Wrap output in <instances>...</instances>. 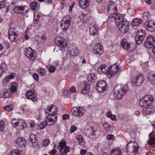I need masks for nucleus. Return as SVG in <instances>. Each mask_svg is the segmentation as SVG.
Segmentation results:
<instances>
[{"label":"nucleus","mask_w":155,"mask_h":155,"mask_svg":"<svg viewBox=\"0 0 155 155\" xmlns=\"http://www.w3.org/2000/svg\"><path fill=\"white\" fill-rule=\"evenodd\" d=\"M138 147L137 144L131 141L128 143L127 146V153L128 155H135L138 152Z\"/></svg>","instance_id":"7ed1b4c3"},{"label":"nucleus","mask_w":155,"mask_h":155,"mask_svg":"<svg viewBox=\"0 0 155 155\" xmlns=\"http://www.w3.org/2000/svg\"><path fill=\"white\" fill-rule=\"evenodd\" d=\"M78 107H76L72 108L71 110V111L72 115L77 117L78 113Z\"/></svg>","instance_id":"79ce46f5"},{"label":"nucleus","mask_w":155,"mask_h":155,"mask_svg":"<svg viewBox=\"0 0 155 155\" xmlns=\"http://www.w3.org/2000/svg\"><path fill=\"white\" fill-rule=\"evenodd\" d=\"M68 91H69L70 93H73L76 92V90L75 88L74 87H72L68 90Z\"/></svg>","instance_id":"052dcab7"},{"label":"nucleus","mask_w":155,"mask_h":155,"mask_svg":"<svg viewBox=\"0 0 155 155\" xmlns=\"http://www.w3.org/2000/svg\"><path fill=\"white\" fill-rule=\"evenodd\" d=\"M147 143L152 147H155V135L154 132H152L150 134L149 140L147 141Z\"/></svg>","instance_id":"a211bd4d"},{"label":"nucleus","mask_w":155,"mask_h":155,"mask_svg":"<svg viewBox=\"0 0 155 155\" xmlns=\"http://www.w3.org/2000/svg\"><path fill=\"white\" fill-rule=\"evenodd\" d=\"M26 97L29 99H32L36 97V93L35 90H32L28 91L25 94Z\"/></svg>","instance_id":"5701e85b"},{"label":"nucleus","mask_w":155,"mask_h":155,"mask_svg":"<svg viewBox=\"0 0 155 155\" xmlns=\"http://www.w3.org/2000/svg\"><path fill=\"white\" fill-rule=\"evenodd\" d=\"M153 102V96L150 94L145 95L140 99L139 104L144 107L142 111L143 116H145L154 112L155 108L151 105Z\"/></svg>","instance_id":"f257e3e1"},{"label":"nucleus","mask_w":155,"mask_h":155,"mask_svg":"<svg viewBox=\"0 0 155 155\" xmlns=\"http://www.w3.org/2000/svg\"><path fill=\"white\" fill-rule=\"evenodd\" d=\"M77 127L75 126L74 125L72 126L70 129L71 133H73L74 131H75Z\"/></svg>","instance_id":"13d9d810"},{"label":"nucleus","mask_w":155,"mask_h":155,"mask_svg":"<svg viewBox=\"0 0 155 155\" xmlns=\"http://www.w3.org/2000/svg\"><path fill=\"white\" fill-rule=\"evenodd\" d=\"M8 35V38L9 39L12 41H15L18 35V34L17 33H15L14 34Z\"/></svg>","instance_id":"09e8293b"},{"label":"nucleus","mask_w":155,"mask_h":155,"mask_svg":"<svg viewBox=\"0 0 155 155\" xmlns=\"http://www.w3.org/2000/svg\"><path fill=\"white\" fill-rule=\"evenodd\" d=\"M33 77L34 79L36 81H38L39 79V76L37 74H34L33 75Z\"/></svg>","instance_id":"680f3d73"},{"label":"nucleus","mask_w":155,"mask_h":155,"mask_svg":"<svg viewBox=\"0 0 155 155\" xmlns=\"http://www.w3.org/2000/svg\"><path fill=\"white\" fill-rule=\"evenodd\" d=\"M110 70L105 64L101 65L97 69V72L100 74H107L108 73L109 74Z\"/></svg>","instance_id":"2eb2a0df"},{"label":"nucleus","mask_w":155,"mask_h":155,"mask_svg":"<svg viewBox=\"0 0 155 155\" xmlns=\"http://www.w3.org/2000/svg\"><path fill=\"white\" fill-rule=\"evenodd\" d=\"M71 17L69 15L63 17L61 20V26L63 31H66L70 26Z\"/></svg>","instance_id":"39448f33"},{"label":"nucleus","mask_w":155,"mask_h":155,"mask_svg":"<svg viewBox=\"0 0 155 155\" xmlns=\"http://www.w3.org/2000/svg\"><path fill=\"white\" fill-rule=\"evenodd\" d=\"M69 118V116L68 114H65L62 116V118L63 120L68 119Z\"/></svg>","instance_id":"e2e57ef3"},{"label":"nucleus","mask_w":155,"mask_h":155,"mask_svg":"<svg viewBox=\"0 0 155 155\" xmlns=\"http://www.w3.org/2000/svg\"><path fill=\"white\" fill-rule=\"evenodd\" d=\"M144 36L145 31L141 29L138 31L135 38L136 43L138 45L141 44L144 38Z\"/></svg>","instance_id":"1a4fd4ad"},{"label":"nucleus","mask_w":155,"mask_h":155,"mask_svg":"<svg viewBox=\"0 0 155 155\" xmlns=\"http://www.w3.org/2000/svg\"><path fill=\"white\" fill-rule=\"evenodd\" d=\"M21 109L23 112H25L28 114H30L31 112V111H30L29 107L26 105L22 106L21 107Z\"/></svg>","instance_id":"473e14b6"},{"label":"nucleus","mask_w":155,"mask_h":155,"mask_svg":"<svg viewBox=\"0 0 155 155\" xmlns=\"http://www.w3.org/2000/svg\"><path fill=\"white\" fill-rule=\"evenodd\" d=\"M17 86L18 84L16 83L15 82L12 83L11 91L12 93L15 92L17 89Z\"/></svg>","instance_id":"8fccbe9b"},{"label":"nucleus","mask_w":155,"mask_h":155,"mask_svg":"<svg viewBox=\"0 0 155 155\" xmlns=\"http://www.w3.org/2000/svg\"><path fill=\"white\" fill-rule=\"evenodd\" d=\"M28 140L30 142L29 143H31L37 140L36 135L34 134H31L29 136Z\"/></svg>","instance_id":"de8ad7c7"},{"label":"nucleus","mask_w":155,"mask_h":155,"mask_svg":"<svg viewBox=\"0 0 155 155\" xmlns=\"http://www.w3.org/2000/svg\"><path fill=\"white\" fill-rule=\"evenodd\" d=\"M144 25L146 29L148 31L152 32L155 30V22L153 21L146 22Z\"/></svg>","instance_id":"ddd939ff"},{"label":"nucleus","mask_w":155,"mask_h":155,"mask_svg":"<svg viewBox=\"0 0 155 155\" xmlns=\"http://www.w3.org/2000/svg\"><path fill=\"white\" fill-rule=\"evenodd\" d=\"M129 24L127 21L124 20L117 25L118 27V29L121 31L124 32V33H126L129 29Z\"/></svg>","instance_id":"f8f14e48"},{"label":"nucleus","mask_w":155,"mask_h":155,"mask_svg":"<svg viewBox=\"0 0 155 155\" xmlns=\"http://www.w3.org/2000/svg\"><path fill=\"white\" fill-rule=\"evenodd\" d=\"M90 85L89 84H85V87L81 90V93L83 94H88L90 91Z\"/></svg>","instance_id":"2f4dec72"},{"label":"nucleus","mask_w":155,"mask_h":155,"mask_svg":"<svg viewBox=\"0 0 155 155\" xmlns=\"http://www.w3.org/2000/svg\"><path fill=\"white\" fill-rule=\"evenodd\" d=\"M20 119H17L15 118H14L12 120L11 123L13 127L16 128L17 127H18L19 128H20V127L17 125L18 123L20 122Z\"/></svg>","instance_id":"4c0bfd02"},{"label":"nucleus","mask_w":155,"mask_h":155,"mask_svg":"<svg viewBox=\"0 0 155 155\" xmlns=\"http://www.w3.org/2000/svg\"><path fill=\"white\" fill-rule=\"evenodd\" d=\"M117 12V7L115 4L113 3L109 5L107 9V14L109 17H114Z\"/></svg>","instance_id":"6e6552de"},{"label":"nucleus","mask_w":155,"mask_h":155,"mask_svg":"<svg viewBox=\"0 0 155 155\" xmlns=\"http://www.w3.org/2000/svg\"><path fill=\"white\" fill-rule=\"evenodd\" d=\"M148 79L151 83L154 84L155 83V75L153 74H150L148 77Z\"/></svg>","instance_id":"c03bdc74"},{"label":"nucleus","mask_w":155,"mask_h":155,"mask_svg":"<svg viewBox=\"0 0 155 155\" xmlns=\"http://www.w3.org/2000/svg\"><path fill=\"white\" fill-rule=\"evenodd\" d=\"M94 53L99 55H101L104 52L103 47L101 44H97L95 45L93 50Z\"/></svg>","instance_id":"4468645a"},{"label":"nucleus","mask_w":155,"mask_h":155,"mask_svg":"<svg viewBox=\"0 0 155 155\" xmlns=\"http://www.w3.org/2000/svg\"><path fill=\"white\" fill-rule=\"evenodd\" d=\"M5 127L4 122L3 121H0V130L2 132L4 130Z\"/></svg>","instance_id":"5fc2aeb1"},{"label":"nucleus","mask_w":155,"mask_h":155,"mask_svg":"<svg viewBox=\"0 0 155 155\" xmlns=\"http://www.w3.org/2000/svg\"><path fill=\"white\" fill-rule=\"evenodd\" d=\"M50 143L49 140L48 139L44 140L42 142V144L43 146H46L48 145Z\"/></svg>","instance_id":"6e6d98bb"},{"label":"nucleus","mask_w":155,"mask_h":155,"mask_svg":"<svg viewBox=\"0 0 155 155\" xmlns=\"http://www.w3.org/2000/svg\"><path fill=\"white\" fill-rule=\"evenodd\" d=\"M11 90L10 89H5L3 91V95L2 96L4 98L8 97L10 95Z\"/></svg>","instance_id":"c9c22d12"},{"label":"nucleus","mask_w":155,"mask_h":155,"mask_svg":"<svg viewBox=\"0 0 155 155\" xmlns=\"http://www.w3.org/2000/svg\"><path fill=\"white\" fill-rule=\"evenodd\" d=\"M29 143L30 146L33 148H37L39 147V145L37 140L34 141L31 143Z\"/></svg>","instance_id":"a18cd8bd"},{"label":"nucleus","mask_w":155,"mask_h":155,"mask_svg":"<svg viewBox=\"0 0 155 155\" xmlns=\"http://www.w3.org/2000/svg\"><path fill=\"white\" fill-rule=\"evenodd\" d=\"M25 55L30 60H35L36 56L35 51L32 50L31 48H26L24 50Z\"/></svg>","instance_id":"423d86ee"},{"label":"nucleus","mask_w":155,"mask_h":155,"mask_svg":"<svg viewBox=\"0 0 155 155\" xmlns=\"http://www.w3.org/2000/svg\"><path fill=\"white\" fill-rule=\"evenodd\" d=\"M154 44L155 41L153 36L150 35L147 37L144 45L146 48H152Z\"/></svg>","instance_id":"9d476101"},{"label":"nucleus","mask_w":155,"mask_h":155,"mask_svg":"<svg viewBox=\"0 0 155 155\" xmlns=\"http://www.w3.org/2000/svg\"><path fill=\"white\" fill-rule=\"evenodd\" d=\"M114 135L112 134H109L107 136L106 139L107 140H110L114 139Z\"/></svg>","instance_id":"bf43d9fd"},{"label":"nucleus","mask_w":155,"mask_h":155,"mask_svg":"<svg viewBox=\"0 0 155 155\" xmlns=\"http://www.w3.org/2000/svg\"><path fill=\"white\" fill-rule=\"evenodd\" d=\"M87 153V151L85 150L82 149L81 150L80 154L81 155H84Z\"/></svg>","instance_id":"774afa93"},{"label":"nucleus","mask_w":155,"mask_h":155,"mask_svg":"<svg viewBox=\"0 0 155 155\" xmlns=\"http://www.w3.org/2000/svg\"><path fill=\"white\" fill-rule=\"evenodd\" d=\"M16 146L18 148L24 147L26 144V141L24 138L19 137L15 140Z\"/></svg>","instance_id":"dca6fc26"},{"label":"nucleus","mask_w":155,"mask_h":155,"mask_svg":"<svg viewBox=\"0 0 155 155\" xmlns=\"http://www.w3.org/2000/svg\"><path fill=\"white\" fill-rule=\"evenodd\" d=\"M90 0H79V5L81 8L85 9L88 7Z\"/></svg>","instance_id":"4be33fe9"},{"label":"nucleus","mask_w":155,"mask_h":155,"mask_svg":"<svg viewBox=\"0 0 155 155\" xmlns=\"http://www.w3.org/2000/svg\"><path fill=\"white\" fill-rule=\"evenodd\" d=\"M78 113L76 117H81L83 116L85 113V110L81 107H78Z\"/></svg>","instance_id":"58836bf2"},{"label":"nucleus","mask_w":155,"mask_h":155,"mask_svg":"<svg viewBox=\"0 0 155 155\" xmlns=\"http://www.w3.org/2000/svg\"><path fill=\"white\" fill-rule=\"evenodd\" d=\"M54 42L58 46L61 48H65L67 46V40L64 38L57 37L55 38Z\"/></svg>","instance_id":"0eeeda50"},{"label":"nucleus","mask_w":155,"mask_h":155,"mask_svg":"<svg viewBox=\"0 0 155 155\" xmlns=\"http://www.w3.org/2000/svg\"><path fill=\"white\" fill-rule=\"evenodd\" d=\"M13 106L12 105H10L8 106L4 107V109L7 111H11L13 109Z\"/></svg>","instance_id":"864d4df0"},{"label":"nucleus","mask_w":155,"mask_h":155,"mask_svg":"<svg viewBox=\"0 0 155 155\" xmlns=\"http://www.w3.org/2000/svg\"><path fill=\"white\" fill-rule=\"evenodd\" d=\"M39 72L40 74L43 75L45 73V70L43 68L40 69Z\"/></svg>","instance_id":"69168bd1"},{"label":"nucleus","mask_w":155,"mask_h":155,"mask_svg":"<svg viewBox=\"0 0 155 155\" xmlns=\"http://www.w3.org/2000/svg\"><path fill=\"white\" fill-rule=\"evenodd\" d=\"M114 17L115 18V24L116 25H118L119 24L124 21L123 17L120 14H116Z\"/></svg>","instance_id":"b1692460"},{"label":"nucleus","mask_w":155,"mask_h":155,"mask_svg":"<svg viewBox=\"0 0 155 155\" xmlns=\"http://www.w3.org/2000/svg\"><path fill=\"white\" fill-rule=\"evenodd\" d=\"M103 126L104 129L107 131H110L111 129L110 126L106 122L103 124Z\"/></svg>","instance_id":"3c124183"},{"label":"nucleus","mask_w":155,"mask_h":155,"mask_svg":"<svg viewBox=\"0 0 155 155\" xmlns=\"http://www.w3.org/2000/svg\"><path fill=\"white\" fill-rule=\"evenodd\" d=\"M124 49H127L130 46V45L127 41V40L124 39L122 40L121 44Z\"/></svg>","instance_id":"a19ab883"},{"label":"nucleus","mask_w":155,"mask_h":155,"mask_svg":"<svg viewBox=\"0 0 155 155\" xmlns=\"http://www.w3.org/2000/svg\"><path fill=\"white\" fill-rule=\"evenodd\" d=\"M88 81L91 82H94L97 79V77L95 73H93L89 75L87 77Z\"/></svg>","instance_id":"cd10ccee"},{"label":"nucleus","mask_w":155,"mask_h":155,"mask_svg":"<svg viewBox=\"0 0 155 155\" xmlns=\"http://www.w3.org/2000/svg\"><path fill=\"white\" fill-rule=\"evenodd\" d=\"M76 138L78 140V143L81 146H84V144L85 141L82 136L79 135L76 136Z\"/></svg>","instance_id":"7c9ffc66"},{"label":"nucleus","mask_w":155,"mask_h":155,"mask_svg":"<svg viewBox=\"0 0 155 155\" xmlns=\"http://www.w3.org/2000/svg\"><path fill=\"white\" fill-rule=\"evenodd\" d=\"M66 142L65 140H62L59 143L58 146L60 148V149L63 148L65 147L66 146Z\"/></svg>","instance_id":"49530a36"},{"label":"nucleus","mask_w":155,"mask_h":155,"mask_svg":"<svg viewBox=\"0 0 155 155\" xmlns=\"http://www.w3.org/2000/svg\"><path fill=\"white\" fill-rule=\"evenodd\" d=\"M15 77V73H12L9 75L6 76L3 79L4 83H7L9 82V80L12 79Z\"/></svg>","instance_id":"c85d7f7f"},{"label":"nucleus","mask_w":155,"mask_h":155,"mask_svg":"<svg viewBox=\"0 0 155 155\" xmlns=\"http://www.w3.org/2000/svg\"><path fill=\"white\" fill-rule=\"evenodd\" d=\"M8 33V35L14 34L15 33H17L15 32V28H13L9 29Z\"/></svg>","instance_id":"4d7b16f0"},{"label":"nucleus","mask_w":155,"mask_h":155,"mask_svg":"<svg viewBox=\"0 0 155 155\" xmlns=\"http://www.w3.org/2000/svg\"><path fill=\"white\" fill-rule=\"evenodd\" d=\"M126 85H124L122 87L117 89V87L115 88L114 97L116 99H120L125 94L127 90Z\"/></svg>","instance_id":"20e7f679"},{"label":"nucleus","mask_w":155,"mask_h":155,"mask_svg":"<svg viewBox=\"0 0 155 155\" xmlns=\"http://www.w3.org/2000/svg\"><path fill=\"white\" fill-rule=\"evenodd\" d=\"M18 126L20 127V128H19L18 127H17L16 128L19 130L23 129L24 128H26L27 127V125L25 123V121L23 120L20 119V122L18 123Z\"/></svg>","instance_id":"a878e982"},{"label":"nucleus","mask_w":155,"mask_h":155,"mask_svg":"<svg viewBox=\"0 0 155 155\" xmlns=\"http://www.w3.org/2000/svg\"><path fill=\"white\" fill-rule=\"evenodd\" d=\"M68 49L69 54L72 56H75L78 51V49L75 47L71 45L69 46Z\"/></svg>","instance_id":"aec40b11"},{"label":"nucleus","mask_w":155,"mask_h":155,"mask_svg":"<svg viewBox=\"0 0 155 155\" xmlns=\"http://www.w3.org/2000/svg\"><path fill=\"white\" fill-rule=\"evenodd\" d=\"M90 34L92 36L97 35L98 33V27L96 25H92L89 28Z\"/></svg>","instance_id":"f3484780"},{"label":"nucleus","mask_w":155,"mask_h":155,"mask_svg":"<svg viewBox=\"0 0 155 155\" xmlns=\"http://www.w3.org/2000/svg\"><path fill=\"white\" fill-rule=\"evenodd\" d=\"M144 78L142 74L138 75L134 81L135 84L137 85H140L144 81Z\"/></svg>","instance_id":"393cba45"},{"label":"nucleus","mask_w":155,"mask_h":155,"mask_svg":"<svg viewBox=\"0 0 155 155\" xmlns=\"http://www.w3.org/2000/svg\"><path fill=\"white\" fill-rule=\"evenodd\" d=\"M49 121L47 119H46L45 121H43L41 123L38 124L36 127V128L38 130H41L45 128L46 126H51L53 124H48L51 123L49 122Z\"/></svg>","instance_id":"6ab92c4d"},{"label":"nucleus","mask_w":155,"mask_h":155,"mask_svg":"<svg viewBox=\"0 0 155 155\" xmlns=\"http://www.w3.org/2000/svg\"><path fill=\"white\" fill-rule=\"evenodd\" d=\"M56 69V68L54 67H51L49 68V70L50 72L53 73L54 71Z\"/></svg>","instance_id":"0e129e2a"},{"label":"nucleus","mask_w":155,"mask_h":155,"mask_svg":"<svg viewBox=\"0 0 155 155\" xmlns=\"http://www.w3.org/2000/svg\"><path fill=\"white\" fill-rule=\"evenodd\" d=\"M46 114H48L47 116V119L49 122L51 123L48 124H54L57 120L58 109L56 106L51 105L48 107L45 110Z\"/></svg>","instance_id":"f03ea898"},{"label":"nucleus","mask_w":155,"mask_h":155,"mask_svg":"<svg viewBox=\"0 0 155 155\" xmlns=\"http://www.w3.org/2000/svg\"><path fill=\"white\" fill-rule=\"evenodd\" d=\"M106 84L105 81H99L97 83L96 89L99 92H101L106 90Z\"/></svg>","instance_id":"9b49d317"},{"label":"nucleus","mask_w":155,"mask_h":155,"mask_svg":"<svg viewBox=\"0 0 155 155\" xmlns=\"http://www.w3.org/2000/svg\"><path fill=\"white\" fill-rule=\"evenodd\" d=\"M120 70V68L118 66L114 65L110 67L109 74L110 75L111 77H112L117 72L119 71Z\"/></svg>","instance_id":"412c9836"},{"label":"nucleus","mask_w":155,"mask_h":155,"mask_svg":"<svg viewBox=\"0 0 155 155\" xmlns=\"http://www.w3.org/2000/svg\"><path fill=\"white\" fill-rule=\"evenodd\" d=\"M60 155H66L67 153L70 151V147L68 146H65L59 150Z\"/></svg>","instance_id":"bb28decb"},{"label":"nucleus","mask_w":155,"mask_h":155,"mask_svg":"<svg viewBox=\"0 0 155 155\" xmlns=\"http://www.w3.org/2000/svg\"><path fill=\"white\" fill-rule=\"evenodd\" d=\"M122 152L117 148H115L111 151L110 155H121Z\"/></svg>","instance_id":"e433bc0d"},{"label":"nucleus","mask_w":155,"mask_h":155,"mask_svg":"<svg viewBox=\"0 0 155 155\" xmlns=\"http://www.w3.org/2000/svg\"><path fill=\"white\" fill-rule=\"evenodd\" d=\"M22 151L18 149L12 150L10 152L11 155H22Z\"/></svg>","instance_id":"f704fd0d"},{"label":"nucleus","mask_w":155,"mask_h":155,"mask_svg":"<svg viewBox=\"0 0 155 155\" xmlns=\"http://www.w3.org/2000/svg\"><path fill=\"white\" fill-rule=\"evenodd\" d=\"M25 8L22 6H16L14 8V11L16 13H22Z\"/></svg>","instance_id":"72a5a7b5"},{"label":"nucleus","mask_w":155,"mask_h":155,"mask_svg":"<svg viewBox=\"0 0 155 155\" xmlns=\"http://www.w3.org/2000/svg\"><path fill=\"white\" fill-rule=\"evenodd\" d=\"M142 23V20L140 18H136L134 19L132 21L131 25L134 26L139 25Z\"/></svg>","instance_id":"c756f323"},{"label":"nucleus","mask_w":155,"mask_h":155,"mask_svg":"<svg viewBox=\"0 0 155 155\" xmlns=\"http://www.w3.org/2000/svg\"><path fill=\"white\" fill-rule=\"evenodd\" d=\"M6 64L3 63L0 66V77L3 74L6 69Z\"/></svg>","instance_id":"ea45409f"},{"label":"nucleus","mask_w":155,"mask_h":155,"mask_svg":"<svg viewBox=\"0 0 155 155\" xmlns=\"http://www.w3.org/2000/svg\"><path fill=\"white\" fill-rule=\"evenodd\" d=\"M37 3L36 2H33L31 4L30 8L34 10H35L37 7Z\"/></svg>","instance_id":"603ef678"},{"label":"nucleus","mask_w":155,"mask_h":155,"mask_svg":"<svg viewBox=\"0 0 155 155\" xmlns=\"http://www.w3.org/2000/svg\"><path fill=\"white\" fill-rule=\"evenodd\" d=\"M107 116L108 117H110L112 120H116L115 115L112 114L111 112L110 111H109L107 112Z\"/></svg>","instance_id":"37998d69"},{"label":"nucleus","mask_w":155,"mask_h":155,"mask_svg":"<svg viewBox=\"0 0 155 155\" xmlns=\"http://www.w3.org/2000/svg\"><path fill=\"white\" fill-rule=\"evenodd\" d=\"M57 151V150L55 149H53L49 152V153L52 155H55Z\"/></svg>","instance_id":"338daca9"}]
</instances>
